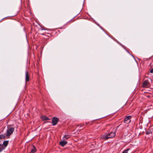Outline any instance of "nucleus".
I'll use <instances>...</instances> for the list:
<instances>
[{
  "mask_svg": "<svg viewBox=\"0 0 153 153\" xmlns=\"http://www.w3.org/2000/svg\"><path fill=\"white\" fill-rule=\"evenodd\" d=\"M59 120V119L56 117H53L52 119V124L53 126L57 124Z\"/></svg>",
  "mask_w": 153,
  "mask_h": 153,
  "instance_id": "5",
  "label": "nucleus"
},
{
  "mask_svg": "<svg viewBox=\"0 0 153 153\" xmlns=\"http://www.w3.org/2000/svg\"><path fill=\"white\" fill-rule=\"evenodd\" d=\"M42 34V35H44V34Z\"/></svg>",
  "mask_w": 153,
  "mask_h": 153,
  "instance_id": "18",
  "label": "nucleus"
},
{
  "mask_svg": "<svg viewBox=\"0 0 153 153\" xmlns=\"http://www.w3.org/2000/svg\"><path fill=\"white\" fill-rule=\"evenodd\" d=\"M130 149H128L123 151L122 153H128V151L130 150Z\"/></svg>",
  "mask_w": 153,
  "mask_h": 153,
  "instance_id": "14",
  "label": "nucleus"
},
{
  "mask_svg": "<svg viewBox=\"0 0 153 153\" xmlns=\"http://www.w3.org/2000/svg\"><path fill=\"white\" fill-rule=\"evenodd\" d=\"M40 30H45V29H44L43 27H41V28L40 29Z\"/></svg>",
  "mask_w": 153,
  "mask_h": 153,
  "instance_id": "16",
  "label": "nucleus"
},
{
  "mask_svg": "<svg viewBox=\"0 0 153 153\" xmlns=\"http://www.w3.org/2000/svg\"><path fill=\"white\" fill-rule=\"evenodd\" d=\"M67 143V142L65 140L62 141L59 143V144L62 147L64 146Z\"/></svg>",
  "mask_w": 153,
  "mask_h": 153,
  "instance_id": "8",
  "label": "nucleus"
},
{
  "mask_svg": "<svg viewBox=\"0 0 153 153\" xmlns=\"http://www.w3.org/2000/svg\"><path fill=\"white\" fill-rule=\"evenodd\" d=\"M85 123L87 124H88V123Z\"/></svg>",
  "mask_w": 153,
  "mask_h": 153,
  "instance_id": "17",
  "label": "nucleus"
},
{
  "mask_svg": "<svg viewBox=\"0 0 153 153\" xmlns=\"http://www.w3.org/2000/svg\"><path fill=\"white\" fill-rule=\"evenodd\" d=\"M41 118L42 120H50V119L48 117L45 116H42L41 117Z\"/></svg>",
  "mask_w": 153,
  "mask_h": 153,
  "instance_id": "11",
  "label": "nucleus"
},
{
  "mask_svg": "<svg viewBox=\"0 0 153 153\" xmlns=\"http://www.w3.org/2000/svg\"><path fill=\"white\" fill-rule=\"evenodd\" d=\"M152 132L150 130H148L146 132V134H152Z\"/></svg>",
  "mask_w": 153,
  "mask_h": 153,
  "instance_id": "13",
  "label": "nucleus"
},
{
  "mask_svg": "<svg viewBox=\"0 0 153 153\" xmlns=\"http://www.w3.org/2000/svg\"><path fill=\"white\" fill-rule=\"evenodd\" d=\"M150 86V83L148 80H145L143 82L142 87L144 88H148Z\"/></svg>",
  "mask_w": 153,
  "mask_h": 153,
  "instance_id": "4",
  "label": "nucleus"
},
{
  "mask_svg": "<svg viewBox=\"0 0 153 153\" xmlns=\"http://www.w3.org/2000/svg\"><path fill=\"white\" fill-rule=\"evenodd\" d=\"M131 116H127L124 119V122L126 123H129L131 121Z\"/></svg>",
  "mask_w": 153,
  "mask_h": 153,
  "instance_id": "6",
  "label": "nucleus"
},
{
  "mask_svg": "<svg viewBox=\"0 0 153 153\" xmlns=\"http://www.w3.org/2000/svg\"><path fill=\"white\" fill-rule=\"evenodd\" d=\"M30 76L28 74V72L27 71H26L25 72V81L27 82H28L29 80Z\"/></svg>",
  "mask_w": 153,
  "mask_h": 153,
  "instance_id": "7",
  "label": "nucleus"
},
{
  "mask_svg": "<svg viewBox=\"0 0 153 153\" xmlns=\"http://www.w3.org/2000/svg\"><path fill=\"white\" fill-rule=\"evenodd\" d=\"M14 131V127L10 125L8 126L5 133L6 137H9L10 135L13 133Z\"/></svg>",
  "mask_w": 153,
  "mask_h": 153,
  "instance_id": "1",
  "label": "nucleus"
},
{
  "mask_svg": "<svg viewBox=\"0 0 153 153\" xmlns=\"http://www.w3.org/2000/svg\"><path fill=\"white\" fill-rule=\"evenodd\" d=\"M36 151V147L33 146V148L31 149V151L30 153H35Z\"/></svg>",
  "mask_w": 153,
  "mask_h": 153,
  "instance_id": "9",
  "label": "nucleus"
},
{
  "mask_svg": "<svg viewBox=\"0 0 153 153\" xmlns=\"http://www.w3.org/2000/svg\"><path fill=\"white\" fill-rule=\"evenodd\" d=\"M5 137H6L5 133L4 134H1L0 135V139H5Z\"/></svg>",
  "mask_w": 153,
  "mask_h": 153,
  "instance_id": "12",
  "label": "nucleus"
},
{
  "mask_svg": "<svg viewBox=\"0 0 153 153\" xmlns=\"http://www.w3.org/2000/svg\"><path fill=\"white\" fill-rule=\"evenodd\" d=\"M150 72L151 73H153V69H152L150 71Z\"/></svg>",
  "mask_w": 153,
  "mask_h": 153,
  "instance_id": "15",
  "label": "nucleus"
},
{
  "mask_svg": "<svg viewBox=\"0 0 153 153\" xmlns=\"http://www.w3.org/2000/svg\"><path fill=\"white\" fill-rule=\"evenodd\" d=\"M115 136V133L114 132H111L110 133H107L106 135H103L101 137L102 139L106 140L108 138L114 137Z\"/></svg>",
  "mask_w": 153,
  "mask_h": 153,
  "instance_id": "2",
  "label": "nucleus"
},
{
  "mask_svg": "<svg viewBox=\"0 0 153 153\" xmlns=\"http://www.w3.org/2000/svg\"><path fill=\"white\" fill-rule=\"evenodd\" d=\"M8 144V141H4L2 144H0V152L4 149Z\"/></svg>",
  "mask_w": 153,
  "mask_h": 153,
  "instance_id": "3",
  "label": "nucleus"
},
{
  "mask_svg": "<svg viewBox=\"0 0 153 153\" xmlns=\"http://www.w3.org/2000/svg\"><path fill=\"white\" fill-rule=\"evenodd\" d=\"M70 137V135H65L62 138V139L63 140H66L68 139Z\"/></svg>",
  "mask_w": 153,
  "mask_h": 153,
  "instance_id": "10",
  "label": "nucleus"
}]
</instances>
